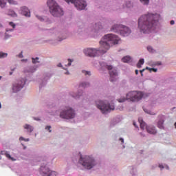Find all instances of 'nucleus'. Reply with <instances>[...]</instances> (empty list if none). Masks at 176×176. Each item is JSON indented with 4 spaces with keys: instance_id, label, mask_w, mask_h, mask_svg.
Wrapping results in <instances>:
<instances>
[{
    "instance_id": "60",
    "label": "nucleus",
    "mask_w": 176,
    "mask_h": 176,
    "mask_svg": "<svg viewBox=\"0 0 176 176\" xmlns=\"http://www.w3.org/2000/svg\"><path fill=\"white\" fill-rule=\"evenodd\" d=\"M16 69V67H14L13 69H11V71H14Z\"/></svg>"
},
{
    "instance_id": "31",
    "label": "nucleus",
    "mask_w": 176,
    "mask_h": 176,
    "mask_svg": "<svg viewBox=\"0 0 176 176\" xmlns=\"http://www.w3.org/2000/svg\"><path fill=\"white\" fill-rule=\"evenodd\" d=\"M144 111L145 113H148V115H156V113L148 109H144Z\"/></svg>"
},
{
    "instance_id": "21",
    "label": "nucleus",
    "mask_w": 176,
    "mask_h": 176,
    "mask_svg": "<svg viewBox=\"0 0 176 176\" xmlns=\"http://www.w3.org/2000/svg\"><path fill=\"white\" fill-rule=\"evenodd\" d=\"M64 39H65V38H63L62 37H58V39L45 40L44 42H45L46 43H50V45H54V46H56V45H58V42H61V41H64Z\"/></svg>"
},
{
    "instance_id": "36",
    "label": "nucleus",
    "mask_w": 176,
    "mask_h": 176,
    "mask_svg": "<svg viewBox=\"0 0 176 176\" xmlns=\"http://www.w3.org/2000/svg\"><path fill=\"white\" fill-rule=\"evenodd\" d=\"M82 74H84L85 75V76H91V72H89V71H86V70H82Z\"/></svg>"
},
{
    "instance_id": "10",
    "label": "nucleus",
    "mask_w": 176,
    "mask_h": 176,
    "mask_svg": "<svg viewBox=\"0 0 176 176\" xmlns=\"http://www.w3.org/2000/svg\"><path fill=\"white\" fill-rule=\"evenodd\" d=\"M68 5H74L77 10H85L87 8V1L86 0H65Z\"/></svg>"
},
{
    "instance_id": "47",
    "label": "nucleus",
    "mask_w": 176,
    "mask_h": 176,
    "mask_svg": "<svg viewBox=\"0 0 176 176\" xmlns=\"http://www.w3.org/2000/svg\"><path fill=\"white\" fill-rule=\"evenodd\" d=\"M17 56L19 58H23L24 57V56L23 55V51L21 52V53Z\"/></svg>"
},
{
    "instance_id": "22",
    "label": "nucleus",
    "mask_w": 176,
    "mask_h": 176,
    "mask_svg": "<svg viewBox=\"0 0 176 176\" xmlns=\"http://www.w3.org/2000/svg\"><path fill=\"white\" fill-rule=\"evenodd\" d=\"M131 9L133 8V2L131 1H125V3L122 5V9Z\"/></svg>"
},
{
    "instance_id": "33",
    "label": "nucleus",
    "mask_w": 176,
    "mask_h": 176,
    "mask_svg": "<svg viewBox=\"0 0 176 176\" xmlns=\"http://www.w3.org/2000/svg\"><path fill=\"white\" fill-rule=\"evenodd\" d=\"M8 57V53L0 52V58H6Z\"/></svg>"
},
{
    "instance_id": "48",
    "label": "nucleus",
    "mask_w": 176,
    "mask_h": 176,
    "mask_svg": "<svg viewBox=\"0 0 176 176\" xmlns=\"http://www.w3.org/2000/svg\"><path fill=\"white\" fill-rule=\"evenodd\" d=\"M7 153H8V151H1V155H4L5 156H6Z\"/></svg>"
},
{
    "instance_id": "39",
    "label": "nucleus",
    "mask_w": 176,
    "mask_h": 176,
    "mask_svg": "<svg viewBox=\"0 0 176 176\" xmlns=\"http://www.w3.org/2000/svg\"><path fill=\"white\" fill-rule=\"evenodd\" d=\"M142 5H149V0H140Z\"/></svg>"
},
{
    "instance_id": "9",
    "label": "nucleus",
    "mask_w": 176,
    "mask_h": 176,
    "mask_svg": "<svg viewBox=\"0 0 176 176\" xmlns=\"http://www.w3.org/2000/svg\"><path fill=\"white\" fill-rule=\"evenodd\" d=\"M27 82L26 78H20L16 81L12 82V93H19L25 86Z\"/></svg>"
},
{
    "instance_id": "2",
    "label": "nucleus",
    "mask_w": 176,
    "mask_h": 176,
    "mask_svg": "<svg viewBox=\"0 0 176 176\" xmlns=\"http://www.w3.org/2000/svg\"><path fill=\"white\" fill-rule=\"evenodd\" d=\"M160 14L147 12L140 16L138 20V28L141 34H151L159 28Z\"/></svg>"
},
{
    "instance_id": "44",
    "label": "nucleus",
    "mask_w": 176,
    "mask_h": 176,
    "mask_svg": "<svg viewBox=\"0 0 176 176\" xmlns=\"http://www.w3.org/2000/svg\"><path fill=\"white\" fill-rule=\"evenodd\" d=\"M52 126H45V130H48L49 133H52Z\"/></svg>"
},
{
    "instance_id": "50",
    "label": "nucleus",
    "mask_w": 176,
    "mask_h": 176,
    "mask_svg": "<svg viewBox=\"0 0 176 176\" xmlns=\"http://www.w3.org/2000/svg\"><path fill=\"white\" fill-rule=\"evenodd\" d=\"M6 32H9V31L11 32H12V31H14V29H9V28H7V29L6 30Z\"/></svg>"
},
{
    "instance_id": "40",
    "label": "nucleus",
    "mask_w": 176,
    "mask_h": 176,
    "mask_svg": "<svg viewBox=\"0 0 176 176\" xmlns=\"http://www.w3.org/2000/svg\"><path fill=\"white\" fill-rule=\"evenodd\" d=\"M118 122L119 121H118L116 118H114L111 122V126H115V124H116V123H118Z\"/></svg>"
},
{
    "instance_id": "53",
    "label": "nucleus",
    "mask_w": 176,
    "mask_h": 176,
    "mask_svg": "<svg viewBox=\"0 0 176 176\" xmlns=\"http://www.w3.org/2000/svg\"><path fill=\"white\" fill-rule=\"evenodd\" d=\"M142 65L140 64V63H137V67L138 68H142Z\"/></svg>"
},
{
    "instance_id": "28",
    "label": "nucleus",
    "mask_w": 176,
    "mask_h": 176,
    "mask_svg": "<svg viewBox=\"0 0 176 176\" xmlns=\"http://www.w3.org/2000/svg\"><path fill=\"white\" fill-rule=\"evenodd\" d=\"M147 50L149 53H156V50L153 49V47L151 45L147 46Z\"/></svg>"
},
{
    "instance_id": "37",
    "label": "nucleus",
    "mask_w": 176,
    "mask_h": 176,
    "mask_svg": "<svg viewBox=\"0 0 176 176\" xmlns=\"http://www.w3.org/2000/svg\"><path fill=\"white\" fill-rule=\"evenodd\" d=\"M6 157H8V159H9L10 160H12V162H14V160H16L14 158L12 157V156H10V154H9V153L7 152V153L6 154Z\"/></svg>"
},
{
    "instance_id": "20",
    "label": "nucleus",
    "mask_w": 176,
    "mask_h": 176,
    "mask_svg": "<svg viewBox=\"0 0 176 176\" xmlns=\"http://www.w3.org/2000/svg\"><path fill=\"white\" fill-rule=\"evenodd\" d=\"M122 25V24H114L111 26V31L116 34H120Z\"/></svg>"
},
{
    "instance_id": "64",
    "label": "nucleus",
    "mask_w": 176,
    "mask_h": 176,
    "mask_svg": "<svg viewBox=\"0 0 176 176\" xmlns=\"http://www.w3.org/2000/svg\"><path fill=\"white\" fill-rule=\"evenodd\" d=\"M175 129H176V122H175Z\"/></svg>"
},
{
    "instance_id": "8",
    "label": "nucleus",
    "mask_w": 176,
    "mask_h": 176,
    "mask_svg": "<svg viewBox=\"0 0 176 176\" xmlns=\"http://www.w3.org/2000/svg\"><path fill=\"white\" fill-rule=\"evenodd\" d=\"M99 65L102 71H109L110 76V82H116L118 78V70L113 68L112 65H108V64L104 61L99 62Z\"/></svg>"
},
{
    "instance_id": "24",
    "label": "nucleus",
    "mask_w": 176,
    "mask_h": 176,
    "mask_svg": "<svg viewBox=\"0 0 176 176\" xmlns=\"http://www.w3.org/2000/svg\"><path fill=\"white\" fill-rule=\"evenodd\" d=\"M24 129H25L26 130H28V133H32V131H34V126L28 124H26L25 126H24Z\"/></svg>"
},
{
    "instance_id": "16",
    "label": "nucleus",
    "mask_w": 176,
    "mask_h": 176,
    "mask_svg": "<svg viewBox=\"0 0 176 176\" xmlns=\"http://www.w3.org/2000/svg\"><path fill=\"white\" fill-rule=\"evenodd\" d=\"M131 34V30L129 27L122 25L121 30L120 32V35L122 36H129Z\"/></svg>"
},
{
    "instance_id": "5",
    "label": "nucleus",
    "mask_w": 176,
    "mask_h": 176,
    "mask_svg": "<svg viewBox=\"0 0 176 176\" xmlns=\"http://www.w3.org/2000/svg\"><path fill=\"white\" fill-rule=\"evenodd\" d=\"M95 104L98 109H100V112L103 115H107L111 112V111H115V106L111 105L109 102L107 100H97L95 101Z\"/></svg>"
},
{
    "instance_id": "27",
    "label": "nucleus",
    "mask_w": 176,
    "mask_h": 176,
    "mask_svg": "<svg viewBox=\"0 0 176 176\" xmlns=\"http://www.w3.org/2000/svg\"><path fill=\"white\" fill-rule=\"evenodd\" d=\"M122 63H130V61H131V58L129 56H124L122 58Z\"/></svg>"
},
{
    "instance_id": "34",
    "label": "nucleus",
    "mask_w": 176,
    "mask_h": 176,
    "mask_svg": "<svg viewBox=\"0 0 176 176\" xmlns=\"http://www.w3.org/2000/svg\"><path fill=\"white\" fill-rule=\"evenodd\" d=\"M7 2H8V3L10 5H18L19 3H17L16 1L15 0H7Z\"/></svg>"
},
{
    "instance_id": "11",
    "label": "nucleus",
    "mask_w": 176,
    "mask_h": 176,
    "mask_svg": "<svg viewBox=\"0 0 176 176\" xmlns=\"http://www.w3.org/2000/svg\"><path fill=\"white\" fill-rule=\"evenodd\" d=\"M139 123L140 124V129L141 130H146L147 133L149 134H156L157 133V131H156V128L153 126V125H147L145 122H144V120H142L141 118H139Z\"/></svg>"
},
{
    "instance_id": "29",
    "label": "nucleus",
    "mask_w": 176,
    "mask_h": 176,
    "mask_svg": "<svg viewBox=\"0 0 176 176\" xmlns=\"http://www.w3.org/2000/svg\"><path fill=\"white\" fill-rule=\"evenodd\" d=\"M95 28L96 30H102V25H101V23L98 22L96 23Z\"/></svg>"
},
{
    "instance_id": "15",
    "label": "nucleus",
    "mask_w": 176,
    "mask_h": 176,
    "mask_svg": "<svg viewBox=\"0 0 176 176\" xmlns=\"http://www.w3.org/2000/svg\"><path fill=\"white\" fill-rule=\"evenodd\" d=\"M19 13L22 14V16H25V17H31V12L28 7L22 6L20 8Z\"/></svg>"
},
{
    "instance_id": "49",
    "label": "nucleus",
    "mask_w": 176,
    "mask_h": 176,
    "mask_svg": "<svg viewBox=\"0 0 176 176\" xmlns=\"http://www.w3.org/2000/svg\"><path fill=\"white\" fill-rule=\"evenodd\" d=\"M34 120H36L37 122H41V118H36V117H33Z\"/></svg>"
},
{
    "instance_id": "7",
    "label": "nucleus",
    "mask_w": 176,
    "mask_h": 176,
    "mask_svg": "<svg viewBox=\"0 0 176 176\" xmlns=\"http://www.w3.org/2000/svg\"><path fill=\"white\" fill-rule=\"evenodd\" d=\"M144 94L141 91H132L126 94V98L123 97L118 100V102H124L127 100H130L132 102H138L140 100L142 99Z\"/></svg>"
},
{
    "instance_id": "45",
    "label": "nucleus",
    "mask_w": 176,
    "mask_h": 176,
    "mask_svg": "<svg viewBox=\"0 0 176 176\" xmlns=\"http://www.w3.org/2000/svg\"><path fill=\"white\" fill-rule=\"evenodd\" d=\"M9 24L11 25V27H12V28H16V24H14V23L10 22Z\"/></svg>"
},
{
    "instance_id": "61",
    "label": "nucleus",
    "mask_w": 176,
    "mask_h": 176,
    "mask_svg": "<svg viewBox=\"0 0 176 176\" xmlns=\"http://www.w3.org/2000/svg\"><path fill=\"white\" fill-rule=\"evenodd\" d=\"M10 75H13V72H10Z\"/></svg>"
},
{
    "instance_id": "63",
    "label": "nucleus",
    "mask_w": 176,
    "mask_h": 176,
    "mask_svg": "<svg viewBox=\"0 0 176 176\" xmlns=\"http://www.w3.org/2000/svg\"><path fill=\"white\" fill-rule=\"evenodd\" d=\"M1 27H3V25H2V23H0V28Z\"/></svg>"
},
{
    "instance_id": "32",
    "label": "nucleus",
    "mask_w": 176,
    "mask_h": 176,
    "mask_svg": "<svg viewBox=\"0 0 176 176\" xmlns=\"http://www.w3.org/2000/svg\"><path fill=\"white\" fill-rule=\"evenodd\" d=\"M146 69H147V71H149V72H157V69L154 67L151 68V67H146Z\"/></svg>"
},
{
    "instance_id": "62",
    "label": "nucleus",
    "mask_w": 176,
    "mask_h": 176,
    "mask_svg": "<svg viewBox=\"0 0 176 176\" xmlns=\"http://www.w3.org/2000/svg\"><path fill=\"white\" fill-rule=\"evenodd\" d=\"M21 61H27V59H22Z\"/></svg>"
},
{
    "instance_id": "6",
    "label": "nucleus",
    "mask_w": 176,
    "mask_h": 176,
    "mask_svg": "<svg viewBox=\"0 0 176 176\" xmlns=\"http://www.w3.org/2000/svg\"><path fill=\"white\" fill-rule=\"evenodd\" d=\"M80 164H82L83 167L86 168V170H91L96 164L97 162L94 157L90 155H80L79 159Z\"/></svg>"
},
{
    "instance_id": "13",
    "label": "nucleus",
    "mask_w": 176,
    "mask_h": 176,
    "mask_svg": "<svg viewBox=\"0 0 176 176\" xmlns=\"http://www.w3.org/2000/svg\"><path fill=\"white\" fill-rule=\"evenodd\" d=\"M53 76V73L52 72H45L43 74V76L41 78L38 79V82L39 83V88L42 89V87H45L46 85H47V80H50V78Z\"/></svg>"
},
{
    "instance_id": "56",
    "label": "nucleus",
    "mask_w": 176,
    "mask_h": 176,
    "mask_svg": "<svg viewBox=\"0 0 176 176\" xmlns=\"http://www.w3.org/2000/svg\"><path fill=\"white\" fill-rule=\"evenodd\" d=\"M58 67H63V65H62L61 63H58Z\"/></svg>"
},
{
    "instance_id": "58",
    "label": "nucleus",
    "mask_w": 176,
    "mask_h": 176,
    "mask_svg": "<svg viewBox=\"0 0 176 176\" xmlns=\"http://www.w3.org/2000/svg\"><path fill=\"white\" fill-rule=\"evenodd\" d=\"M23 146V149H27V146H24V144H22Z\"/></svg>"
},
{
    "instance_id": "4",
    "label": "nucleus",
    "mask_w": 176,
    "mask_h": 176,
    "mask_svg": "<svg viewBox=\"0 0 176 176\" xmlns=\"http://www.w3.org/2000/svg\"><path fill=\"white\" fill-rule=\"evenodd\" d=\"M58 112H59V118H60V119H64L65 120L75 119V116H76L75 110L72 109V107L68 106L61 107Z\"/></svg>"
},
{
    "instance_id": "1",
    "label": "nucleus",
    "mask_w": 176,
    "mask_h": 176,
    "mask_svg": "<svg viewBox=\"0 0 176 176\" xmlns=\"http://www.w3.org/2000/svg\"><path fill=\"white\" fill-rule=\"evenodd\" d=\"M119 41H120L119 36L113 34H106L99 42V48H87L85 50L84 53L89 57H98V56H102V54H105V53L109 50L111 46L118 45Z\"/></svg>"
},
{
    "instance_id": "43",
    "label": "nucleus",
    "mask_w": 176,
    "mask_h": 176,
    "mask_svg": "<svg viewBox=\"0 0 176 176\" xmlns=\"http://www.w3.org/2000/svg\"><path fill=\"white\" fill-rule=\"evenodd\" d=\"M68 64H67V66L68 67H71V65L72 64V62H74V59H71V58H69L68 59Z\"/></svg>"
},
{
    "instance_id": "57",
    "label": "nucleus",
    "mask_w": 176,
    "mask_h": 176,
    "mask_svg": "<svg viewBox=\"0 0 176 176\" xmlns=\"http://www.w3.org/2000/svg\"><path fill=\"white\" fill-rule=\"evenodd\" d=\"M65 75H69V72L67 71V72L65 73Z\"/></svg>"
},
{
    "instance_id": "54",
    "label": "nucleus",
    "mask_w": 176,
    "mask_h": 176,
    "mask_svg": "<svg viewBox=\"0 0 176 176\" xmlns=\"http://www.w3.org/2000/svg\"><path fill=\"white\" fill-rule=\"evenodd\" d=\"M139 72H140L138 71V69H136V70L135 71V75H138Z\"/></svg>"
},
{
    "instance_id": "23",
    "label": "nucleus",
    "mask_w": 176,
    "mask_h": 176,
    "mask_svg": "<svg viewBox=\"0 0 176 176\" xmlns=\"http://www.w3.org/2000/svg\"><path fill=\"white\" fill-rule=\"evenodd\" d=\"M8 16H10L11 17H17V14L14 10H8L7 12Z\"/></svg>"
},
{
    "instance_id": "41",
    "label": "nucleus",
    "mask_w": 176,
    "mask_h": 176,
    "mask_svg": "<svg viewBox=\"0 0 176 176\" xmlns=\"http://www.w3.org/2000/svg\"><path fill=\"white\" fill-rule=\"evenodd\" d=\"M144 63H145V60H144V58H140L138 64H140V65H144Z\"/></svg>"
},
{
    "instance_id": "35",
    "label": "nucleus",
    "mask_w": 176,
    "mask_h": 176,
    "mask_svg": "<svg viewBox=\"0 0 176 176\" xmlns=\"http://www.w3.org/2000/svg\"><path fill=\"white\" fill-rule=\"evenodd\" d=\"M39 57H36V58H32V61L33 64H36V63H41L39 60Z\"/></svg>"
},
{
    "instance_id": "19",
    "label": "nucleus",
    "mask_w": 176,
    "mask_h": 176,
    "mask_svg": "<svg viewBox=\"0 0 176 176\" xmlns=\"http://www.w3.org/2000/svg\"><path fill=\"white\" fill-rule=\"evenodd\" d=\"M36 17L39 21H44V23H46L47 24H52V23H53L52 19L47 16L36 15Z\"/></svg>"
},
{
    "instance_id": "59",
    "label": "nucleus",
    "mask_w": 176,
    "mask_h": 176,
    "mask_svg": "<svg viewBox=\"0 0 176 176\" xmlns=\"http://www.w3.org/2000/svg\"><path fill=\"white\" fill-rule=\"evenodd\" d=\"M133 126H135V127H138L137 124H135V122H133Z\"/></svg>"
},
{
    "instance_id": "51",
    "label": "nucleus",
    "mask_w": 176,
    "mask_h": 176,
    "mask_svg": "<svg viewBox=\"0 0 176 176\" xmlns=\"http://www.w3.org/2000/svg\"><path fill=\"white\" fill-rule=\"evenodd\" d=\"M119 141H121V144H124V139H123L122 138H120L119 139Z\"/></svg>"
},
{
    "instance_id": "14",
    "label": "nucleus",
    "mask_w": 176,
    "mask_h": 176,
    "mask_svg": "<svg viewBox=\"0 0 176 176\" xmlns=\"http://www.w3.org/2000/svg\"><path fill=\"white\" fill-rule=\"evenodd\" d=\"M38 66H28L23 69V72L27 74H28L29 76H32V74L36 71Z\"/></svg>"
},
{
    "instance_id": "46",
    "label": "nucleus",
    "mask_w": 176,
    "mask_h": 176,
    "mask_svg": "<svg viewBox=\"0 0 176 176\" xmlns=\"http://www.w3.org/2000/svg\"><path fill=\"white\" fill-rule=\"evenodd\" d=\"M145 70H146V68L143 69L140 71L141 76H144V72H145Z\"/></svg>"
},
{
    "instance_id": "12",
    "label": "nucleus",
    "mask_w": 176,
    "mask_h": 176,
    "mask_svg": "<svg viewBox=\"0 0 176 176\" xmlns=\"http://www.w3.org/2000/svg\"><path fill=\"white\" fill-rule=\"evenodd\" d=\"M39 173L42 176H57V172L50 170V168L46 166V164H41Z\"/></svg>"
},
{
    "instance_id": "42",
    "label": "nucleus",
    "mask_w": 176,
    "mask_h": 176,
    "mask_svg": "<svg viewBox=\"0 0 176 176\" xmlns=\"http://www.w3.org/2000/svg\"><path fill=\"white\" fill-rule=\"evenodd\" d=\"M12 35L8 34V33H5L4 39L6 41V39H9V38H11Z\"/></svg>"
},
{
    "instance_id": "17",
    "label": "nucleus",
    "mask_w": 176,
    "mask_h": 176,
    "mask_svg": "<svg viewBox=\"0 0 176 176\" xmlns=\"http://www.w3.org/2000/svg\"><path fill=\"white\" fill-rule=\"evenodd\" d=\"M69 96L76 100H79L80 97H83V96H85V92L82 89H78L77 93L70 92Z\"/></svg>"
},
{
    "instance_id": "55",
    "label": "nucleus",
    "mask_w": 176,
    "mask_h": 176,
    "mask_svg": "<svg viewBox=\"0 0 176 176\" xmlns=\"http://www.w3.org/2000/svg\"><path fill=\"white\" fill-rule=\"evenodd\" d=\"M140 135H141V137H145V134L140 133Z\"/></svg>"
},
{
    "instance_id": "25",
    "label": "nucleus",
    "mask_w": 176,
    "mask_h": 176,
    "mask_svg": "<svg viewBox=\"0 0 176 176\" xmlns=\"http://www.w3.org/2000/svg\"><path fill=\"white\" fill-rule=\"evenodd\" d=\"M80 87H82L83 89H86V87H90V82H82L79 85Z\"/></svg>"
},
{
    "instance_id": "3",
    "label": "nucleus",
    "mask_w": 176,
    "mask_h": 176,
    "mask_svg": "<svg viewBox=\"0 0 176 176\" xmlns=\"http://www.w3.org/2000/svg\"><path fill=\"white\" fill-rule=\"evenodd\" d=\"M47 5L49 8L50 13L53 17L64 16L63 8H61L56 0H47Z\"/></svg>"
},
{
    "instance_id": "30",
    "label": "nucleus",
    "mask_w": 176,
    "mask_h": 176,
    "mask_svg": "<svg viewBox=\"0 0 176 176\" xmlns=\"http://www.w3.org/2000/svg\"><path fill=\"white\" fill-rule=\"evenodd\" d=\"M160 168H161V170H163V168H166V170H170V167L168 166V165L167 164H160L159 165Z\"/></svg>"
},
{
    "instance_id": "26",
    "label": "nucleus",
    "mask_w": 176,
    "mask_h": 176,
    "mask_svg": "<svg viewBox=\"0 0 176 176\" xmlns=\"http://www.w3.org/2000/svg\"><path fill=\"white\" fill-rule=\"evenodd\" d=\"M8 2V0H0V8L1 9H3L6 7V3Z\"/></svg>"
},
{
    "instance_id": "18",
    "label": "nucleus",
    "mask_w": 176,
    "mask_h": 176,
    "mask_svg": "<svg viewBox=\"0 0 176 176\" xmlns=\"http://www.w3.org/2000/svg\"><path fill=\"white\" fill-rule=\"evenodd\" d=\"M166 120V116L164 115H159L158 116V122H157V127L161 130L164 129V121Z\"/></svg>"
},
{
    "instance_id": "38",
    "label": "nucleus",
    "mask_w": 176,
    "mask_h": 176,
    "mask_svg": "<svg viewBox=\"0 0 176 176\" xmlns=\"http://www.w3.org/2000/svg\"><path fill=\"white\" fill-rule=\"evenodd\" d=\"M19 141H25V142H28L30 141V138L25 139L24 137L21 136L19 138Z\"/></svg>"
},
{
    "instance_id": "52",
    "label": "nucleus",
    "mask_w": 176,
    "mask_h": 176,
    "mask_svg": "<svg viewBox=\"0 0 176 176\" xmlns=\"http://www.w3.org/2000/svg\"><path fill=\"white\" fill-rule=\"evenodd\" d=\"M170 25H174V24H175V21H174V20H171L170 21Z\"/></svg>"
}]
</instances>
